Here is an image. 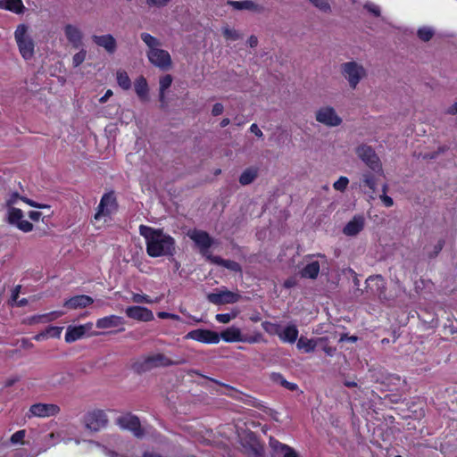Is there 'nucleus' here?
<instances>
[{
    "label": "nucleus",
    "mask_w": 457,
    "mask_h": 457,
    "mask_svg": "<svg viewBox=\"0 0 457 457\" xmlns=\"http://www.w3.org/2000/svg\"><path fill=\"white\" fill-rule=\"evenodd\" d=\"M64 35L74 48H79L82 46V32L80 29L72 24H67L63 28Z\"/></svg>",
    "instance_id": "obj_18"
},
{
    "label": "nucleus",
    "mask_w": 457,
    "mask_h": 457,
    "mask_svg": "<svg viewBox=\"0 0 457 457\" xmlns=\"http://www.w3.org/2000/svg\"><path fill=\"white\" fill-rule=\"evenodd\" d=\"M41 215L42 213L37 211H31L29 213V217L35 221H37L40 219Z\"/></svg>",
    "instance_id": "obj_62"
},
{
    "label": "nucleus",
    "mask_w": 457,
    "mask_h": 457,
    "mask_svg": "<svg viewBox=\"0 0 457 457\" xmlns=\"http://www.w3.org/2000/svg\"><path fill=\"white\" fill-rule=\"evenodd\" d=\"M250 131L253 133L258 137H262L263 136L262 131L259 129L257 124L253 123L250 127Z\"/></svg>",
    "instance_id": "obj_58"
},
{
    "label": "nucleus",
    "mask_w": 457,
    "mask_h": 457,
    "mask_svg": "<svg viewBox=\"0 0 457 457\" xmlns=\"http://www.w3.org/2000/svg\"><path fill=\"white\" fill-rule=\"evenodd\" d=\"M116 80L123 89H129L131 86L130 79L125 72H116Z\"/></svg>",
    "instance_id": "obj_42"
},
{
    "label": "nucleus",
    "mask_w": 457,
    "mask_h": 457,
    "mask_svg": "<svg viewBox=\"0 0 457 457\" xmlns=\"http://www.w3.org/2000/svg\"><path fill=\"white\" fill-rule=\"evenodd\" d=\"M269 445L275 454L281 457H300L297 452L291 446L280 443L275 438L270 437Z\"/></svg>",
    "instance_id": "obj_19"
},
{
    "label": "nucleus",
    "mask_w": 457,
    "mask_h": 457,
    "mask_svg": "<svg viewBox=\"0 0 457 457\" xmlns=\"http://www.w3.org/2000/svg\"><path fill=\"white\" fill-rule=\"evenodd\" d=\"M140 37L148 47L147 52L157 50L162 46V42L157 37H153L149 33H142Z\"/></svg>",
    "instance_id": "obj_34"
},
{
    "label": "nucleus",
    "mask_w": 457,
    "mask_h": 457,
    "mask_svg": "<svg viewBox=\"0 0 457 457\" xmlns=\"http://www.w3.org/2000/svg\"><path fill=\"white\" fill-rule=\"evenodd\" d=\"M134 88L137 96L143 102L149 100V87L146 79L144 77H138L135 83Z\"/></svg>",
    "instance_id": "obj_27"
},
{
    "label": "nucleus",
    "mask_w": 457,
    "mask_h": 457,
    "mask_svg": "<svg viewBox=\"0 0 457 457\" xmlns=\"http://www.w3.org/2000/svg\"><path fill=\"white\" fill-rule=\"evenodd\" d=\"M93 40L96 45L104 47L109 52H112L114 48V40L110 35L94 36Z\"/></svg>",
    "instance_id": "obj_35"
},
{
    "label": "nucleus",
    "mask_w": 457,
    "mask_h": 457,
    "mask_svg": "<svg viewBox=\"0 0 457 457\" xmlns=\"http://www.w3.org/2000/svg\"><path fill=\"white\" fill-rule=\"evenodd\" d=\"M316 120L328 127H337L342 123V119L336 110L328 105L319 108L315 114Z\"/></svg>",
    "instance_id": "obj_8"
},
{
    "label": "nucleus",
    "mask_w": 457,
    "mask_h": 457,
    "mask_svg": "<svg viewBox=\"0 0 457 457\" xmlns=\"http://www.w3.org/2000/svg\"><path fill=\"white\" fill-rule=\"evenodd\" d=\"M34 339L36 341H43V340H46L47 339V337H46V330L37 334L35 337H34Z\"/></svg>",
    "instance_id": "obj_64"
},
{
    "label": "nucleus",
    "mask_w": 457,
    "mask_h": 457,
    "mask_svg": "<svg viewBox=\"0 0 457 457\" xmlns=\"http://www.w3.org/2000/svg\"><path fill=\"white\" fill-rule=\"evenodd\" d=\"M139 232L146 244V253L151 257L172 255L175 251V241L162 229L141 225Z\"/></svg>",
    "instance_id": "obj_1"
},
{
    "label": "nucleus",
    "mask_w": 457,
    "mask_h": 457,
    "mask_svg": "<svg viewBox=\"0 0 457 457\" xmlns=\"http://www.w3.org/2000/svg\"><path fill=\"white\" fill-rule=\"evenodd\" d=\"M0 9L12 12L15 14H22L26 7L22 0H0Z\"/></svg>",
    "instance_id": "obj_26"
},
{
    "label": "nucleus",
    "mask_w": 457,
    "mask_h": 457,
    "mask_svg": "<svg viewBox=\"0 0 457 457\" xmlns=\"http://www.w3.org/2000/svg\"><path fill=\"white\" fill-rule=\"evenodd\" d=\"M317 342V339H308L306 337H301L297 340L296 347L299 350H303L304 353H312L315 350Z\"/></svg>",
    "instance_id": "obj_33"
},
{
    "label": "nucleus",
    "mask_w": 457,
    "mask_h": 457,
    "mask_svg": "<svg viewBox=\"0 0 457 457\" xmlns=\"http://www.w3.org/2000/svg\"><path fill=\"white\" fill-rule=\"evenodd\" d=\"M220 339L228 343L243 342L245 341V337L242 335L241 330L238 328L232 326L220 333Z\"/></svg>",
    "instance_id": "obj_25"
},
{
    "label": "nucleus",
    "mask_w": 457,
    "mask_h": 457,
    "mask_svg": "<svg viewBox=\"0 0 457 457\" xmlns=\"http://www.w3.org/2000/svg\"><path fill=\"white\" fill-rule=\"evenodd\" d=\"M207 259L212 263L222 266V267H224V268H226V269H228V270H231V271H234V272L241 271V266L239 265V263H237L235 261L225 260V259H222L220 256H214V255H208Z\"/></svg>",
    "instance_id": "obj_28"
},
{
    "label": "nucleus",
    "mask_w": 457,
    "mask_h": 457,
    "mask_svg": "<svg viewBox=\"0 0 457 457\" xmlns=\"http://www.w3.org/2000/svg\"><path fill=\"white\" fill-rule=\"evenodd\" d=\"M133 300L135 303H153V301L151 299H149V297L147 295H135L133 296Z\"/></svg>",
    "instance_id": "obj_55"
},
{
    "label": "nucleus",
    "mask_w": 457,
    "mask_h": 457,
    "mask_svg": "<svg viewBox=\"0 0 457 457\" xmlns=\"http://www.w3.org/2000/svg\"><path fill=\"white\" fill-rule=\"evenodd\" d=\"M446 114L456 115L457 114V102L453 104L445 110Z\"/></svg>",
    "instance_id": "obj_59"
},
{
    "label": "nucleus",
    "mask_w": 457,
    "mask_h": 457,
    "mask_svg": "<svg viewBox=\"0 0 457 457\" xmlns=\"http://www.w3.org/2000/svg\"><path fill=\"white\" fill-rule=\"evenodd\" d=\"M185 361H171L163 353H154L143 357L135 363L137 372H145L154 368L167 367L184 363Z\"/></svg>",
    "instance_id": "obj_3"
},
{
    "label": "nucleus",
    "mask_w": 457,
    "mask_h": 457,
    "mask_svg": "<svg viewBox=\"0 0 457 457\" xmlns=\"http://www.w3.org/2000/svg\"><path fill=\"white\" fill-rule=\"evenodd\" d=\"M340 71L352 89H355L361 80L367 76V71L364 66L355 61L342 63Z\"/></svg>",
    "instance_id": "obj_4"
},
{
    "label": "nucleus",
    "mask_w": 457,
    "mask_h": 457,
    "mask_svg": "<svg viewBox=\"0 0 457 457\" xmlns=\"http://www.w3.org/2000/svg\"><path fill=\"white\" fill-rule=\"evenodd\" d=\"M64 314L62 311H54L42 315H37L31 318L33 323H46L62 317Z\"/></svg>",
    "instance_id": "obj_32"
},
{
    "label": "nucleus",
    "mask_w": 457,
    "mask_h": 457,
    "mask_svg": "<svg viewBox=\"0 0 457 457\" xmlns=\"http://www.w3.org/2000/svg\"><path fill=\"white\" fill-rule=\"evenodd\" d=\"M364 7L370 12H371L372 14H374L375 16H379L380 15V9L379 7L373 4V3H367Z\"/></svg>",
    "instance_id": "obj_53"
},
{
    "label": "nucleus",
    "mask_w": 457,
    "mask_h": 457,
    "mask_svg": "<svg viewBox=\"0 0 457 457\" xmlns=\"http://www.w3.org/2000/svg\"><path fill=\"white\" fill-rule=\"evenodd\" d=\"M170 0H146L147 4L157 7H163L169 4Z\"/></svg>",
    "instance_id": "obj_56"
},
{
    "label": "nucleus",
    "mask_w": 457,
    "mask_h": 457,
    "mask_svg": "<svg viewBox=\"0 0 457 457\" xmlns=\"http://www.w3.org/2000/svg\"><path fill=\"white\" fill-rule=\"evenodd\" d=\"M386 185H385L383 187L384 194L382 195H380V199L383 202V204H385V206L391 207L394 204V201L390 196L386 195Z\"/></svg>",
    "instance_id": "obj_52"
},
{
    "label": "nucleus",
    "mask_w": 457,
    "mask_h": 457,
    "mask_svg": "<svg viewBox=\"0 0 457 457\" xmlns=\"http://www.w3.org/2000/svg\"><path fill=\"white\" fill-rule=\"evenodd\" d=\"M299 330L294 323L281 326L278 338L283 343L294 344L298 338Z\"/></svg>",
    "instance_id": "obj_20"
},
{
    "label": "nucleus",
    "mask_w": 457,
    "mask_h": 457,
    "mask_svg": "<svg viewBox=\"0 0 457 457\" xmlns=\"http://www.w3.org/2000/svg\"><path fill=\"white\" fill-rule=\"evenodd\" d=\"M320 263L317 261H312L307 263L301 270V276L305 278L314 279L320 273Z\"/></svg>",
    "instance_id": "obj_31"
},
{
    "label": "nucleus",
    "mask_w": 457,
    "mask_h": 457,
    "mask_svg": "<svg viewBox=\"0 0 457 457\" xmlns=\"http://www.w3.org/2000/svg\"><path fill=\"white\" fill-rule=\"evenodd\" d=\"M319 10L328 12H330V4L328 0H309Z\"/></svg>",
    "instance_id": "obj_49"
},
{
    "label": "nucleus",
    "mask_w": 457,
    "mask_h": 457,
    "mask_svg": "<svg viewBox=\"0 0 457 457\" xmlns=\"http://www.w3.org/2000/svg\"><path fill=\"white\" fill-rule=\"evenodd\" d=\"M434 29L430 27H421L418 29V37L424 42L429 41L434 36Z\"/></svg>",
    "instance_id": "obj_41"
},
{
    "label": "nucleus",
    "mask_w": 457,
    "mask_h": 457,
    "mask_svg": "<svg viewBox=\"0 0 457 457\" xmlns=\"http://www.w3.org/2000/svg\"><path fill=\"white\" fill-rule=\"evenodd\" d=\"M238 312L237 311L228 312V313H219L216 314L215 320L223 324L229 323L232 320H234L237 316Z\"/></svg>",
    "instance_id": "obj_44"
},
{
    "label": "nucleus",
    "mask_w": 457,
    "mask_h": 457,
    "mask_svg": "<svg viewBox=\"0 0 457 457\" xmlns=\"http://www.w3.org/2000/svg\"><path fill=\"white\" fill-rule=\"evenodd\" d=\"M18 200H22L25 203H27L28 204H29L30 206H36L34 202H32L31 200L21 197L18 193H12L9 195V196L6 199V204L8 206V209L10 207H13L12 205L17 204Z\"/></svg>",
    "instance_id": "obj_40"
},
{
    "label": "nucleus",
    "mask_w": 457,
    "mask_h": 457,
    "mask_svg": "<svg viewBox=\"0 0 457 457\" xmlns=\"http://www.w3.org/2000/svg\"><path fill=\"white\" fill-rule=\"evenodd\" d=\"M8 222L16 226L23 232H29L33 229V225L23 219V212L21 209L10 207L7 212Z\"/></svg>",
    "instance_id": "obj_12"
},
{
    "label": "nucleus",
    "mask_w": 457,
    "mask_h": 457,
    "mask_svg": "<svg viewBox=\"0 0 457 457\" xmlns=\"http://www.w3.org/2000/svg\"><path fill=\"white\" fill-rule=\"evenodd\" d=\"M127 315L129 318L140 320V321H150L154 319L152 311L142 306H131L126 311Z\"/></svg>",
    "instance_id": "obj_22"
},
{
    "label": "nucleus",
    "mask_w": 457,
    "mask_h": 457,
    "mask_svg": "<svg viewBox=\"0 0 457 457\" xmlns=\"http://www.w3.org/2000/svg\"><path fill=\"white\" fill-rule=\"evenodd\" d=\"M364 228V219L362 216H354L344 228L345 235L353 237L360 233Z\"/></svg>",
    "instance_id": "obj_24"
},
{
    "label": "nucleus",
    "mask_w": 457,
    "mask_h": 457,
    "mask_svg": "<svg viewBox=\"0 0 457 457\" xmlns=\"http://www.w3.org/2000/svg\"><path fill=\"white\" fill-rule=\"evenodd\" d=\"M116 422L121 428L131 431L135 436L141 437L143 436V429L137 417L126 413L117 418Z\"/></svg>",
    "instance_id": "obj_11"
},
{
    "label": "nucleus",
    "mask_w": 457,
    "mask_h": 457,
    "mask_svg": "<svg viewBox=\"0 0 457 457\" xmlns=\"http://www.w3.org/2000/svg\"><path fill=\"white\" fill-rule=\"evenodd\" d=\"M278 381L279 382V384L281 386H283L285 388L290 390V391H295L298 388L297 385L295 384V383H292V382H288L283 377H281L280 375L278 376Z\"/></svg>",
    "instance_id": "obj_51"
},
{
    "label": "nucleus",
    "mask_w": 457,
    "mask_h": 457,
    "mask_svg": "<svg viewBox=\"0 0 457 457\" xmlns=\"http://www.w3.org/2000/svg\"><path fill=\"white\" fill-rule=\"evenodd\" d=\"M87 51L82 48L72 57V64L74 67L79 66L86 59Z\"/></svg>",
    "instance_id": "obj_47"
},
{
    "label": "nucleus",
    "mask_w": 457,
    "mask_h": 457,
    "mask_svg": "<svg viewBox=\"0 0 457 457\" xmlns=\"http://www.w3.org/2000/svg\"><path fill=\"white\" fill-rule=\"evenodd\" d=\"M60 407L54 403H35L29 407V410L26 416L30 419L32 417L37 418H48L56 416L60 412Z\"/></svg>",
    "instance_id": "obj_9"
},
{
    "label": "nucleus",
    "mask_w": 457,
    "mask_h": 457,
    "mask_svg": "<svg viewBox=\"0 0 457 457\" xmlns=\"http://www.w3.org/2000/svg\"><path fill=\"white\" fill-rule=\"evenodd\" d=\"M108 424V419L104 411L95 410L87 412L84 417V425L92 432L104 429Z\"/></svg>",
    "instance_id": "obj_7"
},
{
    "label": "nucleus",
    "mask_w": 457,
    "mask_h": 457,
    "mask_svg": "<svg viewBox=\"0 0 457 457\" xmlns=\"http://www.w3.org/2000/svg\"><path fill=\"white\" fill-rule=\"evenodd\" d=\"M146 55L149 62L161 70H168L171 65V57L170 54L162 48L146 52Z\"/></svg>",
    "instance_id": "obj_14"
},
{
    "label": "nucleus",
    "mask_w": 457,
    "mask_h": 457,
    "mask_svg": "<svg viewBox=\"0 0 457 457\" xmlns=\"http://www.w3.org/2000/svg\"><path fill=\"white\" fill-rule=\"evenodd\" d=\"M257 177V170L254 168H248L240 175L239 182L241 185L245 186L251 184Z\"/></svg>",
    "instance_id": "obj_37"
},
{
    "label": "nucleus",
    "mask_w": 457,
    "mask_h": 457,
    "mask_svg": "<svg viewBox=\"0 0 457 457\" xmlns=\"http://www.w3.org/2000/svg\"><path fill=\"white\" fill-rule=\"evenodd\" d=\"M228 5L233 7L235 10H247L253 12H260L261 7L259 4L254 3L252 0H243V1H233L228 0L227 2Z\"/></svg>",
    "instance_id": "obj_30"
},
{
    "label": "nucleus",
    "mask_w": 457,
    "mask_h": 457,
    "mask_svg": "<svg viewBox=\"0 0 457 457\" xmlns=\"http://www.w3.org/2000/svg\"><path fill=\"white\" fill-rule=\"evenodd\" d=\"M21 287L19 285V286H16L12 291V300L16 302L18 300V296H19V294H20V291H21Z\"/></svg>",
    "instance_id": "obj_63"
},
{
    "label": "nucleus",
    "mask_w": 457,
    "mask_h": 457,
    "mask_svg": "<svg viewBox=\"0 0 457 457\" xmlns=\"http://www.w3.org/2000/svg\"><path fill=\"white\" fill-rule=\"evenodd\" d=\"M262 328L266 333L270 336H278L279 335L281 325L278 323H273L269 321H264L262 324Z\"/></svg>",
    "instance_id": "obj_39"
},
{
    "label": "nucleus",
    "mask_w": 457,
    "mask_h": 457,
    "mask_svg": "<svg viewBox=\"0 0 457 457\" xmlns=\"http://www.w3.org/2000/svg\"><path fill=\"white\" fill-rule=\"evenodd\" d=\"M221 30L224 37L227 40L236 41L242 37V35L239 31H237L235 29L229 28L228 26L222 27Z\"/></svg>",
    "instance_id": "obj_38"
},
{
    "label": "nucleus",
    "mask_w": 457,
    "mask_h": 457,
    "mask_svg": "<svg viewBox=\"0 0 457 457\" xmlns=\"http://www.w3.org/2000/svg\"><path fill=\"white\" fill-rule=\"evenodd\" d=\"M185 338L204 344H218L220 342V335L217 332L201 328L188 332Z\"/></svg>",
    "instance_id": "obj_13"
},
{
    "label": "nucleus",
    "mask_w": 457,
    "mask_h": 457,
    "mask_svg": "<svg viewBox=\"0 0 457 457\" xmlns=\"http://www.w3.org/2000/svg\"><path fill=\"white\" fill-rule=\"evenodd\" d=\"M93 328V323L87 322L83 325L78 326H68L65 333V342L66 343H73L80 338H82L87 334H89Z\"/></svg>",
    "instance_id": "obj_17"
},
{
    "label": "nucleus",
    "mask_w": 457,
    "mask_h": 457,
    "mask_svg": "<svg viewBox=\"0 0 457 457\" xmlns=\"http://www.w3.org/2000/svg\"><path fill=\"white\" fill-rule=\"evenodd\" d=\"M241 296L237 293L228 290H220L215 293H211L207 295V299L213 304H226L235 303L240 300Z\"/></svg>",
    "instance_id": "obj_15"
},
{
    "label": "nucleus",
    "mask_w": 457,
    "mask_h": 457,
    "mask_svg": "<svg viewBox=\"0 0 457 457\" xmlns=\"http://www.w3.org/2000/svg\"><path fill=\"white\" fill-rule=\"evenodd\" d=\"M71 374L65 371H57L51 374L46 380V383L51 387H59L65 386L71 380Z\"/></svg>",
    "instance_id": "obj_23"
},
{
    "label": "nucleus",
    "mask_w": 457,
    "mask_h": 457,
    "mask_svg": "<svg viewBox=\"0 0 457 457\" xmlns=\"http://www.w3.org/2000/svg\"><path fill=\"white\" fill-rule=\"evenodd\" d=\"M14 39L23 59L30 60L35 54V42L30 29L26 24H19L14 31Z\"/></svg>",
    "instance_id": "obj_2"
},
{
    "label": "nucleus",
    "mask_w": 457,
    "mask_h": 457,
    "mask_svg": "<svg viewBox=\"0 0 457 457\" xmlns=\"http://www.w3.org/2000/svg\"><path fill=\"white\" fill-rule=\"evenodd\" d=\"M62 327L50 326L46 329L47 338H59L61 337Z\"/></svg>",
    "instance_id": "obj_46"
},
{
    "label": "nucleus",
    "mask_w": 457,
    "mask_h": 457,
    "mask_svg": "<svg viewBox=\"0 0 457 457\" xmlns=\"http://www.w3.org/2000/svg\"><path fill=\"white\" fill-rule=\"evenodd\" d=\"M158 317L161 319H171L174 320H180V317L179 315L165 312H158Z\"/></svg>",
    "instance_id": "obj_54"
},
{
    "label": "nucleus",
    "mask_w": 457,
    "mask_h": 457,
    "mask_svg": "<svg viewBox=\"0 0 457 457\" xmlns=\"http://www.w3.org/2000/svg\"><path fill=\"white\" fill-rule=\"evenodd\" d=\"M367 283L371 290H374V287H376V294L380 299H386L385 296V280L382 276H374L370 277L367 279Z\"/></svg>",
    "instance_id": "obj_29"
},
{
    "label": "nucleus",
    "mask_w": 457,
    "mask_h": 457,
    "mask_svg": "<svg viewBox=\"0 0 457 457\" xmlns=\"http://www.w3.org/2000/svg\"><path fill=\"white\" fill-rule=\"evenodd\" d=\"M114 206V195L112 192L105 194L97 207V212L95 214V220L97 222H106L111 220L112 209Z\"/></svg>",
    "instance_id": "obj_10"
},
{
    "label": "nucleus",
    "mask_w": 457,
    "mask_h": 457,
    "mask_svg": "<svg viewBox=\"0 0 457 457\" xmlns=\"http://www.w3.org/2000/svg\"><path fill=\"white\" fill-rule=\"evenodd\" d=\"M172 83V77L170 74H166L160 78L159 85H160V101L162 103L164 102L165 99V91L170 87Z\"/></svg>",
    "instance_id": "obj_36"
},
{
    "label": "nucleus",
    "mask_w": 457,
    "mask_h": 457,
    "mask_svg": "<svg viewBox=\"0 0 457 457\" xmlns=\"http://www.w3.org/2000/svg\"><path fill=\"white\" fill-rule=\"evenodd\" d=\"M188 237L199 247L201 253L207 258L210 255L208 250L212 244V239L210 236L205 231L194 229L188 232Z\"/></svg>",
    "instance_id": "obj_16"
},
{
    "label": "nucleus",
    "mask_w": 457,
    "mask_h": 457,
    "mask_svg": "<svg viewBox=\"0 0 457 457\" xmlns=\"http://www.w3.org/2000/svg\"><path fill=\"white\" fill-rule=\"evenodd\" d=\"M349 184V179L346 177L341 176L334 184L333 187L335 190L343 192L346 189Z\"/></svg>",
    "instance_id": "obj_48"
},
{
    "label": "nucleus",
    "mask_w": 457,
    "mask_h": 457,
    "mask_svg": "<svg viewBox=\"0 0 457 457\" xmlns=\"http://www.w3.org/2000/svg\"><path fill=\"white\" fill-rule=\"evenodd\" d=\"M114 326V317L112 315L99 319L96 321V327L101 329L112 328Z\"/></svg>",
    "instance_id": "obj_43"
},
{
    "label": "nucleus",
    "mask_w": 457,
    "mask_h": 457,
    "mask_svg": "<svg viewBox=\"0 0 457 457\" xmlns=\"http://www.w3.org/2000/svg\"><path fill=\"white\" fill-rule=\"evenodd\" d=\"M362 183L364 186L368 187L372 192H375L376 189V179L374 176L370 172H365L362 174Z\"/></svg>",
    "instance_id": "obj_45"
},
{
    "label": "nucleus",
    "mask_w": 457,
    "mask_h": 457,
    "mask_svg": "<svg viewBox=\"0 0 457 457\" xmlns=\"http://www.w3.org/2000/svg\"><path fill=\"white\" fill-rule=\"evenodd\" d=\"M238 437L244 452L249 457H262L263 447L253 432L239 433Z\"/></svg>",
    "instance_id": "obj_5"
},
{
    "label": "nucleus",
    "mask_w": 457,
    "mask_h": 457,
    "mask_svg": "<svg viewBox=\"0 0 457 457\" xmlns=\"http://www.w3.org/2000/svg\"><path fill=\"white\" fill-rule=\"evenodd\" d=\"M261 339H262V336L260 334H258V335H255V336L248 337V338L245 337V341L244 342H246V343H249V344H253V343L260 342Z\"/></svg>",
    "instance_id": "obj_60"
},
{
    "label": "nucleus",
    "mask_w": 457,
    "mask_h": 457,
    "mask_svg": "<svg viewBox=\"0 0 457 457\" xmlns=\"http://www.w3.org/2000/svg\"><path fill=\"white\" fill-rule=\"evenodd\" d=\"M358 157L373 171L382 174L381 162L374 149L367 145H361L356 148Z\"/></svg>",
    "instance_id": "obj_6"
},
{
    "label": "nucleus",
    "mask_w": 457,
    "mask_h": 457,
    "mask_svg": "<svg viewBox=\"0 0 457 457\" xmlns=\"http://www.w3.org/2000/svg\"><path fill=\"white\" fill-rule=\"evenodd\" d=\"M25 435H26V431L25 430H19L17 432H15L14 434H12V436H11V442L12 444H21V445H24V437H25Z\"/></svg>",
    "instance_id": "obj_50"
},
{
    "label": "nucleus",
    "mask_w": 457,
    "mask_h": 457,
    "mask_svg": "<svg viewBox=\"0 0 457 457\" xmlns=\"http://www.w3.org/2000/svg\"><path fill=\"white\" fill-rule=\"evenodd\" d=\"M94 300L86 295H76L71 297L63 303V306L68 310H77L86 308L92 304Z\"/></svg>",
    "instance_id": "obj_21"
},
{
    "label": "nucleus",
    "mask_w": 457,
    "mask_h": 457,
    "mask_svg": "<svg viewBox=\"0 0 457 457\" xmlns=\"http://www.w3.org/2000/svg\"><path fill=\"white\" fill-rule=\"evenodd\" d=\"M223 110H224L223 105L220 103H217L212 107V114L213 116H218L223 112Z\"/></svg>",
    "instance_id": "obj_57"
},
{
    "label": "nucleus",
    "mask_w": 457,
    "mask_h": 457,
    "mask_svg": "<svg viewBox=\"0 0 457 457\" xmlns=\"http://www.w3.org/2000/svg\"><path fill=\"white\" fill-rule=\"evenodd\" d=\"M247 44H248V46H249L250 47H252V48H253V47L257 46V45H258V38H257V37H256V36L252 35V36L248 38V40H247Z\"/></svg>",
    "instance_id": "obj_61"
}]
</instances>
